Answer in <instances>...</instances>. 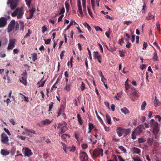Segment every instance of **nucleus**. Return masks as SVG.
<instances>
[{"mask_svg":"<svg viewBox=\"0 0 161 161\" xmlns=\"http://www.w3.org/2000/svg\"><path fill=\"white\" fill-rule=\"evenodd\" d=\"M44 79V77H43L40 80V81H39L37 82V85H39L38 86V87H43V86L44 84L46 81V80L43 81V80Z\"/></svg>","mask_w":161,"mask_h":161,"instance_id":"nucleus-20","label":"nucleus"},{"mask_svg":"<svg viewBox=\"0 0 161 161\" xmlns=\"http://www.w3.org/2000/svg\"><path fill=\"white\" fill-rule=\"evenodd\" d=\"M149 124L153 128V133L154 135H157L160 130V125L158 124L153 119H151L149 122Z\"/></svg>","mask_w":161,"mask_h":161,"instance_id":"nucleus-2","label":"nucleus"},{"mask_svg":"<svg viewBox=\"0 0 161 161\" xmlns=\"http://www.w3.org/2000/svg\"><path fill=\"white\" fill-rule=\"evenodd\" d=\"M146 19L147 20H149L151 19H153V20H154V16L151 14L150 13H149L148 15L146 17Z\"/></svg>","mask_w":161,"mask_h":161,"instance_id":"nucleus-23","label":"nucleus"},{"mask_svg":"<svg viewBox=\"0 0 161 161\" xmlns=\"http://www.w3.org/2000/svg\"><path fill=\"white\" fill-rule=\"evenodd\" d=\"M53 103L52 102H51V103L49 104V109L48 110V111H50L51 110V109L53 108Z\"/></svg>","mask_w":161,"mask_h":161,"instance_id":"nucleus-53","label":"nucleus"},{"mask_svg":"<svg viewBox=\"0 0 161 161\" xmlns=\"http://www.w3.org/2000/svg\"><path fill=\"white\" fill-rule=\"evenodd\" d=\"M143 130H145L144 125H139L132 132L131 134V138L133 140L136 138L137 135H140L143 132Z\"/></svg>","mask_w":161,"mask_h":161,"instance_id":"nucleus-1","label":"nucleus"},{"mask_svg":"<svg viewBox=\"0 0 161 161\" xmlns=\"http://www.w3.org/2000/svg\"><path fill=\"white\" fill-rule=\"evenodd\" d=\"M19 49L16 48L14 49L13 50V53L14 54H17L19 53Z\"/></svg>","mask_w":161,"mask_h":161,"instance_id":"nucleus-62","label":"nucleus"},{"mask_svg":"<svg viewBox=\"0 0 161 161\" xmlns=\"http://www.w3.org/2000/svg\"><path fill=\"white\" fill-rule=\"evenodd\" d=\"M65 12V9L64 7H63L60 10V14H62Z\"/></svg>","mask_w":161,"mask_h":161,"instance_id":"nucleus-60","label":"nucleus"},{"mask_svg":"<svg viewBox=\"0 0 161 161\" xmlns=\"http://www.w3.org/2000/svg\"><path fill=\"white\" fill-rule=\"evenodd\" d=\"M32 154L31 150L28 148L25 147V155L29 157Z\"/></svg>","mask_w":161,"mask_h":161,"instance_id":"nucleus-16","label":"nucleus"},{"mask_svg":"<svg viewBox=\"0 0 161 161\" xmlns=\"http://www.w3.org/2000/svg\"><path fill=\"white\" fill-rule=\"evenodd\" d=\"M93 56L94 59H97L99 63H101V57L100 54L98 52L94 51L93 52Z\"/></svg>","mask_w":161,"mask_h":161,"instance_id":"nucleus-12","label":"nucleus"},{"mask_svg":"<svg viewBox=\"0 0 161 161\" xmlns=\"http://www.w3.org/2000/svg\"><path fill=\"white\" fill-rule=\"evenodd\" d=\"M124 38H121V39H119V44L120 45H121L122 43L124 42Z\"/></svg>","mask_w":161,"mask_h":161,"instance_id":"nucleus-64","label":"nucleus"},{"mask_svg":"<svg viewBox=\"0 0 161 161\" xmlns=\"http://www.w3.org/2000/svg\"><path fill=\"white\" fill-rule=\"evenodd\" d=\"M23 14V8L20 7L16 8L14 12L11 15L13 17H15L17 15V18L19 19H21L22 17Z\"/></svg>","mask_w":161,"mask_h":161,"instance_id":"nucleus-4","label":"nucleus"},{"mask_svg":"<svg viewBox=\"0 0 161 161\" xmlns=\"http://www.w3.org/2000/svg\"><path fill=\"white\" fill-rule=\"evenodd\" d=\"M19 25L20 26V30L23 31L24 30V22L21 20H19Z\"/></svg>","mask_w":161,"mask_h":161,"instance_id":"nucleus-28","label":"nucleus"},{"mask_svg":"<svg viewBox=\"0 0 161 161\" xmlns=\"http://www.w3.org/2000/svg\"><path fill=\"white\" fill-rule=\"evenodd\" d=\"M102 124L103 125L105 131H109L110 130L109 127H107L104 123L103 124Z\"/></svg>","mask_w":161,"mask_h":161,"instance_id":"nucleus-44","label":"nucleus"},{"mask_svg":"<svg viewBox=\"0 0 161 161\" xmlns=\"http://www.w3.org/2000/svg\"><path fill=\"white\" fill-rule=\"evenodd\" d=\"M52 121L50 120L49 119H47L43 121V123L44 125H47L51 123Z\"/></svg>","mask_w":161,"mask_h":161,"instance_id":"nucleus-29","label":"nucleus"},{"mask_svg":"<svg viewBox=\"0 0 161 161\" xmlns=\"http://www.w3.org/2000/svg\"><path fill=\"white\" fill-rule=\"evenodd\" d=\"M16 26H15V30H19V23L18 22H17L16 23H15Z\"/></svg>","mask_w":161,"mask_h":161,"instance_id":"nucleus-56","label":"nucleus"},{"mask_svg":"<svg viewBox=\"0 0 161 161\" xmlns=\"http://www.w3.org/2000/svg\"><path fill=\"white\" fill-rule=\"evenodd\" d=\"M153 59L155 61H158L157 54L156 52L153 53Z\"/></svg>","mask_w":161,"mask_h":161,"instance_id":"nucleus-31","label":"nucleus"},{"mask_svg":"<svg viewBox=\"0 0 161 161\" xmlns=\"http://www.w3.org/2000/svg\"><path fill=\"white\" fill-rule=\"evenodd\" d=\"M77 7L78 8V12L79 13L82 15L83 14L82 11L81 6V3L80 0H78L77 3Z\"/></svg>","mask_w":161,"mask_h":161,"instance_id":"nucleus-18","label":"nucleus"},{"mask_svg":"<svg viewBox=\"0 0 161 161\" xmlns=\"http://www.w3.org/2000/svg\"><path fill=\"white\" fill-rule=\"evenodd\" d=\"M20 95H22L24 97V101H26L27 102H28L29 101L28 97H26L24 95H23L22 93H19Z\"/></svg>","mask_w":161,"mask_h":161,"instance_id":"nucleus-45","label":"nucleus"},{"mask_svg":"<svg viewBox=\"0 0 161 161\" xmlns=\"http://www.w3.org/2000/svg\"><path fill=\"white\" fill-rule=\"evenodd\" d=\"M95 29L97 31H102V29L99 26H97L95 27Z\"/></svg>","mask_w":161,"mask_h":161,"instance_id":"nucleus-59","label":"nucleus"},{"mask_svg":"<svg viewBox=\"0 0 161 161\" xmlns=\"http://www.w3.org/2000/svg\"><path fill=\"white\" fill-rule=\"evenodd\" d=\"M19 1V0H8L7 4H10L11 9L14 10L17 6Z\"/></svg>","mask_w":161,"mask_h":161,"instance_id":"nucleus-5","label":"nucleus"},{"mask_svg":"<svg viewBox=\"0 0 161 161\" xmlns=\"http://www.w3.org/2000/svg\"><path fill=\"white\" fill-rule=\"evenodd\" d=\"M1 154L3 156L8 155L9 153V151H7L6 149H2L1 151Z\"/></svg>","mask_w":161,"mask_h":161,"instance_id":"nucleus-21","label":"nucleus"},{"mask_svg":"<svg viewBox=\"0 0 161 161\" xmlns=\"http://www.w3.org/2000/svg\"><path fill=\"white\" fill-rule=\"evenodd\" d=\"M27 73L26 71H25V72H23L21 74V78L19 79V81L25 86H26L27 85Z\"/></svg>","mask_w":161,"mask_h":161,"instance_id":"nucleus-6","label":"nucleus"},{"mask_svg":"<svg viewBox=\"0 0 161 161\" xmlns=\"http://www.w3.org/2000/svg\"><path fill=\"white\" fill-rule=\"evenodd\" d=\"M147 143L149 146H151L153 143V138H148L147 139Z\"/></svg>","mask_w":161,"mask_h":161,"instance_id":"nucleus-26","label":"nucleus"},{"mask_svg":"<svg viewBox=\"0 0 161 161\" xmlns=\"http://www.w3.org/2000/svg\"><path fill=\"white\" fill-rule=\"evenodd\" d=\"M77 118L78 119V121L80 125H81L83 124V121L81 118L79 114H77Z\"/></svg>","mask_w":161,"mask_h":161,"instance_id":"nucleus-25","label":"nucleus"},{"mask_svg":"<svg viewBox=\"0 0 161 161\" xmlns=\"http://www.w3.org/2000/svg\"><path fill=\"white\" fill-rule=\"evenodd\" d=\"M47 30V28L46 26H45V25L43 26L42 27V32L43 33H44L45 32V31H46Z\"/></svg>","mask_w":161,"mask_h":161,"instance_id":"nucleus-57","label":"nucleus"},{"mask_svg":"<svg viewBox=\"0 0 161 161\" xmlns=\"http://www.w3.org/2000/svg\"><path fill=\"white\" fill-rule=\"evenodd\" d=\"M131 151L133 154H136L140 155L141 152V150L138 148L133 147L131 148Z\"/></svg>","mask_w":161,"mask_h":161,"instance_id":"nucleus-14","label":"nucleus"},{"mask_svg":"<svg viewBox=\"0 0 161 161\" xmlns=\"http://www.w3.org/2000/svg\"><path fill=\"white\" fill-rule=\"evenodd\" d=\"M7 23V20L5 18L2 17L0 18V27H3L5 26Z\"/></svg>","mask_w":161,"mask_h":161,"instance_id":"nucleus-13","label":"nucleus"},{"mask_svg":"<svg viewBox=\"0 0 161 161\" xmlns=\"http://www.w3.org/2000/svg\"><path fill=\"white\" fill-rule=\"evenodd\" d=\"M125 36H126L128 38V39H125V42H127V43H128V42H129V38H130V36L127 33H125Z\"/></svg>","mask_w":161,"mask_h":161,"instance_id":"nucleus-51","label":"nucleus"},{"mask_svg":"<svg viewBox=\"0 0 161 161\" xmlns=\"http://www.w3.org/2000/svg\"><path fill=\"white\" fill-rule=\"evenodd\" d=\"M128 80L126 81L125 83V91L126 92H130L131 91V88H133L134 87L131 86L129 84H127V81Z\"/></svg>","mask_w":161,"mask_h":161,"instance_id":"nucleus-17","label":"nucleus"},{"mask_svg":"<svg viewBox=\"0 0 161 161\" xmlns=\"http://www.w3.org/2000/svg\"><path fill=\"white\" fill-rule=\"evenodd\" d=\"M90 153L92 155V158L94 159L96 158L99 157L100 156L102 157L103 156V150L102 149L97 148L93 151L92 153H91V150H90Z\"/></svg>","mask_w":161,"mask_h":161,"instance_id":"nucleus-3","label":"nucleus"},{"mask_svg":"<svg viewBox=\"0 0 161 161\" xmlns=\"http://www.w3.org/2000/svg\"><path fill=\"white\" fill-rule=\"evenodd\" d=\"M124 129L121 127H119L116 129L117 133L119 137L121 136L123 134Z\"/></svg>","mask_w":161,"mask_h":161,"instance_id":"nucleus-15","label":"nucleus"},{"mask_svg":"<svg viewBox=\"0 0 161 161\" xmlns=\"http://www.w3.org/2000/svg\"><path fill=\"white\" fill-rule=\"evenodd\" d=\"M138 140L139 143H142L145 142L146 141V140L142 138H138Z\"/></svg>","mask_w":161,"mask_h":161,"instance_id":"nucleus-41","label":"nucleus"},{"mask_svg":"<svg viewBox=\"0 0 161 161\" xmlns=\"http://www.w3.org/2000/svg\"><path fill=\"white\" fill-rule=\"evenodd\" d=\"M95 113L96 114L97 117L99 121H100V122L102 124H103V122L102 119L101 118V117L99 116L98 115V113H97V111H95Z\"/></svg>","mask_w":161,"mask_h":161,"instance_id":"nucleus-33","label":"nucleus"},{"mask_svg":"<svg viewBox=\"0 0 161 161\" xmlns=\"http://www.w3.org/2000/svg\"><path fill=\"white\" fill-rule=\"evenodd\" d=\"M61 143L62 144V146H63V149L64 150V151L65 153H67V145H66L65 143H64V142H61Z\"/></svg>","mask_w":161,"mask_h":161,"instance_id":"nucleus-34","label":"nucleus"},{"mask_svg":"<svg viewBox=\"0 0 161 161\" xmlns=\"http://www.w3.org/2000/svg\"><path fill=\"white\" fill-rule=\"evenodd\" d=\"M132 159L134 161H143L139 157L137 156L136 157H134L132 158Z\"/></svg>","mask_w":161,"mask_h":161,"instance_id":"nucleus-42","label":"nucleus"},{"mask_svg":"<svg viewBox=\"0 0 161 161\" xmlns=\"http://www.w3.org/2000/svg\"><path fill=\"white\" fill-rule=\"evenodd\" d=\"M146 105V102L145 101H143L141 106V108L142 110H144L145 109V107Z\"/></svg>","mask_w":161,"mask_h":161,"instance_id":"nucleus-38","label":"nucleus"},{"mask_svg":"<svg viewBox=\"0 0 161 161\" xmlns=\"http://www.w3.org/2000/svg\"><path fill=\"white\" fill-rule=\"evenodd\" d=\"M83 25L86 27H87L88 30H91V27H90L89 25L86 22H85L83 24Z\"/></svg>","mask_w":161,"mask_h":161,"instance_id":"nucleus-52","label":"nucleus"},{"mask_svg":"<svg viewBox=\"0 0 161 161\" xmlns=\"http://www.w3.org/2000/svg\"><path fill=\"white\" fill-rule=\"evenodd\" d=\"M87 50L88 51V54H89V56L90 59V60H92V55H91V51L89 50V49L88 47H87Z\"/></svg>","mask_w":161,"mask_h":161,"instance_id":"nucleus-55","label":"nucleus"},{"mask_svg":"<svg viewBox=\"0 0 161 161\" xmlns=\"http://www.w3.org/2000/svg\"><path fill=\"white\" fill-rule=\"evenodd\" d=\"M120 110L122 112L125 114L129 113V110L126 107H124L122 108H121Z\"/></svg>","mask_w":161,"mask_h":161,"instance_id":"nucleus-24","label":"nucleus"},{"mask_svg":"<svg viewBox=\"0 0 161 161\" xmlns=\"http://www.w3.org/2000/svg\"><path fill=\"white\" fill-rule=\"evenodd\" d=\"M26 4L28 7H29L30 5L31 0H25Z\"/></svg>","mask_w":161,"mask_h":161,"instance_id":"nucleus-54","label":"nucleus"},{"mask_svg":"<svg viewBox=\"0 0 161 161\" xmlns=\"http://www.w3.org/2000/svg\"><path fill=\"white\" fill-rule=\"evenodd\" d=\"M68 129V128L66 126H63L61 127L60 130V133L62 134L65 132Z\"/></svg>","mask_w":161,"mask_h":161,"instance_id":"nucleus-30","label":"nucleus"},{"mask_svg":"<svg viewBox=\"0 0 161 161\" xmlns=\"http://www.w3.org/2000/svg\"><path fill=\"white\" fill-rule=\"evenodd\" d=\"M130 130L129 129H124L123 134H124L125 136H126L130 133Z\"/></svg>","mask_w":161,"mask_h":161,"instance_id":"nucleus-27","label":"nucleus"},{"mask_svg":"<svg viewBox=\"0 0 161 161\" xmlns=\"http://www.w3.org/2000/svg\"><path fill=\"white\" fill-rule=\"evenodd\" d=\"M141 125H144V128H145V130L146 128H148L149 127V124L148 123H144L143 124H141Z\"/></svg>","mask_w":161,"mask_h":161,"instance_id":"nucleus-48","label":"nucleus"},{"mask_svg":"<svg viewBox=\"0 0 161 161\" xmlns=\"http://www.w3.org/2000/svg\"><path fill=\"white\" fill-rule=\"evenodd\" d=\"M16 41L15 39H11L9 40V42L7 47L8 50H11L15 47V42Z\"/></svg>","mask_w":161,"mask_h":161,"instance_id":"nucleus-9","label":"nucleus"},{"mask_svg":"<svg viewBox=\"0 0 161 161\" xmlns=\"http://www.w3.org/2000/svg\"><path fill=\"white\" fill-rule=\"evenodd\" d=\"M85 88V84L83 82H82L80 89L82 91H83Z\"/></svg>","mask_w":161,"mask_h":161,"instance_id":"nucleus-49","label":"nucleus"},{"mask_svg":"<svg viewBox=\"0 0 161 161\" xmlns=\"http://www.w3.org/2000/svg\"><path fill=\"white\" fill-rule=\"evenodd\" d=\"M118 148L122 151H123L124 153H126V149L122 146H119L118 147Z\"/></svg>","mask_w":161,"mask_h":161,"instance_id":"nucleus-40","label":"nucleus"},{"mask_svg":"<svg viewBox=\"0 0 161 161\" xmlns=\"http://www.w3.org/2000/svg\"><path fill=\"white\" fill-rule=\"evenodd\" d=\"M119 55L121 57H124L125 55L124 54V52L123 50H119Z\"/></svg>","mask_w":161,"mask_h":161,"instance_id":"nucleus-37","label":"nucleus"},{"mask_svg":"<svg viewBox=\"0 0 161 161\" xmlns=\"http://www.w3.org/2000/svg\"><path fill=\"white\" fill-rule=\"evenodd\" d=\"M146 5L145 4V2H144V4L142 6V13H145L146 12Z\"/></svg>","mask_w":161,"mask_h":161,"instance_id":"nucleus-39","label":"nucleus"},{"mask_svg":"<svg viewBox=\"0 0 161 161\" xmlns=\"http://www.w3.org/2000/svg\"><path fill=\"white\" fill-rule=\"evenodd\" d=\"M24 129H25V130L26 131V134L28 133V135H29V133H33V134H36L35 131L33 130H32V129H28L27 128H25Z\"/></svg>","mask_w":161,"mask_h":161,"instance_id":"nucleus-22","label":"nucleus"},{"mask_svg":"<svg viewBox=\"0 0 161 161\" xmlns=\"http://www.w3.org/2000/svg\"><path fill=\"white\" fill-rule=\"evenodd\" d=\"M106 118L108 123L109 125H111V118L110 116L108 115V114H106Z\"/></svg>","mask_w":161,"mask_h":161,"instance_id":"nucleus-32","label":"nucleus"},{"mask_svg":"<svg viewBox=\"0 0 161 161\" xmlns=\"http://www.w3.org/2000/svg\"><path fill=\"white\" fill-rule=\"evenodd\" d=\"M130 92H127L130 97L131 98L132 95L135 96L136 97L138 96V91L134 87L131 88V91Z\"/></svg>","mask_w":161,"mask_h":161,"instance_id":"nucleus-8","label":"nucleus"},{"mask_svg":"<svg viewBox=\"0 0 161 161\" xmlns=\"http://www.w3.org/2000/svg\"><path fill=\"white\" fill-rule=\"evenodd\" d=\"M80 158L81 161H87L88 156L86 153L81 151L79 154Z\"/></svg>","mask_w":161,"mask_h":161,"instance_id":"nucleus-7","label":"nucleus"},{"mask_svg":"<svg viewBox=\"0 0 161 161\" xmlns=\"http://www.w3.org/2000/svg\"><path fill=\"white\" fill-rule=\"evenodd\" d=\"M76 150V147L75 146H73L71 147L69 151L71 152H74Z\"/></svg>","mask_w":161,"mask_h":161,"instance_id":"nucleus-46","label":"nucleus"},{"mask_svg":"<svg viewBox=\"0 0 161 161\" xmlns=\"http://www.w3.org/2000/svg\"><path fill=\"white\" fill-rule=\"evenodd\" d=\"M29 11L30 13L34 14L35 11V9L32 7L31 9H30Z\"/></svg>","mask_w":161,"mask_h":161,"instance_id":"nucleus-58","label":"nucleus"},{"mask_svg":"<svg viewBox=\"0 0 161 161\" xmlns=\"http://www.w3.org/2000/svg\"><path fill=\"white\" fill-rule=\"evenodd\" d=\"M71 87V85L70 84H66L64 89L66 90L67 92H69L70 90Z\"/></svg>","mask_w":161,"mask_h":161,"instance_id":"nucleus-35","label":"nucleus"},{"mask_svg":"<svg viewBox=\"0 0 161 161\" xmlns=\"http://www.w3.org/2000/svg\"><path fill=\"white\" fill-rule=\"evenodd\" d=\"M31 33L32 32H31L30 30V29H28V33L25 36L24 38H25L29 37Z\"/></svg>","mask_w":161,"mask_h":161,"instance_id":"nucleus-36","label":"nucleus"},{"mask_svg":"<svg viewBox=\"0 0 161 161\" xmlns=\"http://www.w3.org/2000/svg\"><path fill=\"white\" fill-rule=\"evenodd\" d=\"M8 137L4 133H2L1 135V141L2 143L5 144L8 141Z\"/></svg>","mask_w":161,"mask_h":161,"instance_id":"nucleus-11","label":"nucleus"},{"mask_svg":"<svg viewBox=\"0 0 161 161\" xmlns=\"http://www.w3.org/2000/svg\"><path fill=\"white\" fill-rule=\"evenodd\" d=\"M15 24V21L14 20H12L9 24L7 29L9 33L13 29Z\"/></svg>","mask_w":161,"mask_h":161,"instance_id":"nucleus-10","label":"nucleus"},{"mask_svg":"<svg viewBox=\"0 0 161 161\" xmlns=\"http://www.w3.org/2000/svg\"><path fill=\"white\" fill-rule=\"evenodd\" d=\"M4 130L5 131V132L7 133L8 135L10 136L11 135L8 129L5 128H4Z\"/></svg>","mask_w":161,"mask_h":161,"instance_id":"nucleus-61","label":"nucleus"},{"mask_svg":"<svg viewBox=\"0 0 161 161\" xmlns=\"http://www.w3.org/2000/svg\"><path fill=\"white\" fill-rule=\"evenodd\" d=\"M87 9H88V13H89V14L90 15V16L92 18L93 17L92 14V13L91 12L89 8L88 7H87Z\"/></svg>","mask_w":161,"mask_h":161,"instance_id":"nucleus-63","label":"nucleus"},{"mask_svg":"<svg viewBox=\"0 0 161 161\" xmlns=\"http://www.w3.org/2000/svg\"><path fill=\"white\" fill-rule=\"evenodd\" d=\"M88 126L89 129L91 130H92L93 129V128L94 127L93 125L90 122L89 123Z\"/></svg>","mask_w":161,"mask_h":161,"instance_id":"nucleus-43","label":"nucleus"},{"mask_svg":"<svg viewBox=\"0 0 161 161\" xmlns=\"http://www.w3.org/2000/svg\"><path fill=\"white\" fill-rule=\"evenodd\" d=\"M153 103L154 106L156 107L160 106L161 105V103L159 102V100L158 99H157V97L156 96L155 97V99L153 101Z\"/></svg>","mask_w":161,"mask_h":161,"instance_id":"nucleus-19","label":"nucleus"},{"mask_svg":"<svg viewBox=\"0 0 161 161\" xmlns=\"http://www.w3.org/2000/svg\"><path fill=\"white\" fill-rule=\"evenodd\" d=\"M81 147L83 149H85L88 147V145L86 143H83L82 144Z\"/></svg>","mask_w":161,"mask_h":161,"instance_id":"nucleus-47","label":"nucleus"},{"mask_svg":"<svg viewBox=\"0 0 161 161\" xmlns=\"http://www.w3.org/2000/svg\"><path fill=\"white\" fill-rule=\"evenodd\" d=\"M45 43L46 44H49L50 43L51 41L50 38L47 39H44Z\"/></svg>","mask_w":161,"mask_h":161,"instance_id":"nucleus-50","label":"nucleus"}]
</instances>
